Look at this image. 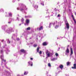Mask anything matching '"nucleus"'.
<instances>
[{
  "instance_id": "obj_1",
  "label": "nucleus",
  "mask_w": 76,
  "mask_h": 76,
  "mask_svg": "<svg viewBox=\"0 0 76 76\" xmlns=\"http://www.w3.org/2000/svg\"><path fill=\"white\" fill-rule=\"evenodd\" d=\"M56 23H57L55 27V28L56 29H57V28H58V27H59V26H61V23H60V22H58L57 23V21H56L54 23H50L49 25V28H50V26L52 25H54Z\"/></svg>"
},
{
  "instance_id": "obj_2",
  "label": "nucleus",
  "mask_w": 76,
  "mask_h": 76,
  "mask_svg": "<svg viewBox=\"0 0 76 76\" xmlns=\"http://www.w3.org/2000/svg\"><path fill=\"white\" fill-rule=\"evenodd\" d=\"M22 6L20 7V8H17V10H20V11H23V10H24V9H25V10H26L27 9V8L26 7V6L24 5L23 4H21Z\"/></svg>"
},
{
  "instance_id": "obj_3",
  "label": "nucleus",
  "mask_w": 76,
  "mask_h": 76,
  "mask_svg": "<svg viewBox=\"0 0 76 76\" xmlns=\"http://www.w3.org/2000/svg\"><path fill=\"white\" fill-rule=\"evenodd\" d=\"M46 56H47V57H46V58H47L48 57H50V56H52L53 55V53H50V52L48 51V50H47L46 51Z\"/></svg>"
},
{
  "instance_id": "obj_4",
  "label": "nucleus",
  "mask_w": 76,
  "mask_h": 76,
  "mask_svg": "<svg viewBox=\"0 0 76 76\" xmlns=\"http://www.w3.org/2000/svg\"><path fill=\"white\" fill-rule=\"evenodd\" d=\"M6 32L8 34H10L12 32H14V31L12 28H7Z\"/></svg>"
},
{
  "instance_id": "obj_5",
  "label": "nucleus",
  "mask_w": 76,
  "mask_h": 76,
  "mask_svg": "<svg viewBox=\"0 0 76 76\" xmlns=\"http://www.w3.org/2000/svg\"><path fill=\"white\" fill-rule=\"evenodd\" d=\"M3 50H2L1 51V58L2 61H4L5 62L6 61V60H4V57L3 56Z\"/></svg>"
},
{
  "instance_id": "obj_6",
  "label": "nucleus",
  "mask_w": 76,
  "mask_h": 76,
  "mask_svg": "<svg viewBox=\"0 0 76 76\" xmlns=\"http://www.w3.org/2000/svg\"><path fill=\"white\" fill-rule=\"evenodd\" d=\"M64 20L66 26V27L67 29H69V23H68L67 21V20H66V19H64Z\"/></svg>"
},
{
  "instance_id": "obj_7",
  "label": "nucleus",
  "mask_w": 76,
  "mask_h": 76,
  "mask_svg": "<svg viewBox=\"0 0 76 76\" xmlns=\"http://www.w3.org/2000/svg\"><path fill=\"white\" fill-rule=\"evenodd\" d=\"M28 66H33V63L31 61H29L28 63Z\"/></svg>"
},
{
  "instance_id": "obj_8",
  "label": "nucleus",
  "mask_w": 76,
  "mask_h": 76,
  "mask_svg": "<svg viewBox=\"0 0 76 76\" xmlns=\"http://www.w3.org/2000/svg\"><path fill=\"white\" fill-rule=\"evenodd\" d=\"M26 23L25 24V25H28V24L29 23V20L26 19Z\"/></svg>"
},
{
  "instance_id": "obj_9",
  "label": "nucleus",
  "mask_w": 76,
  "mask_h": 76,
  "mask_svg": "<svg viewBox=\"0 0 76 76\" xmlns=\"http://www.w3.org/2000/svg\"><path fill=\"white\" fill-rule=\"evenodd\" d=\"M69 48H67L66 51V53H65L66 55H67V54L69 53Z\"/></svg>"
},
{
  "instance_id": "obj_10",
  "label": "nucleus",
  "mask_w": 76,
  "mask_h": 76,
  "mask_svg": "<svg viewBox=\"0 0 76 76\" xmlns=\"http://www.w3.org/2000/svg\"><path fill=\"white\" fill-rule=\"evenodd\" d=\"M4 75H7V76L8 75H10V73L8 71H7L4 74Z\"/></svg>"
},
{
  "instance_id": "obj_11",
  "label": "nucleus",
  "mask_w": 76,
  "mask_h": 76,
  "mask_svg": "<svg viewBox=\"0 0 76 76\" xmlns=\"http://www.w3.org/2000/svg\"><path fill=\"white\" fill-rule=\"evenodd\" d=\"M74 66H72V69H76V64H75L73 65Z\"/></svg>"
},
{
  "instance_id": "obj_12",
  "label": "nucleus",
  "mask_w": 76,
  "mask_h": 76,
  "mask_svg": "<svg viewBox=\"0 0 76 76\" xmlns=\"http://www.w3.org/2000/svg\"><path fill=\"white\" fill-rule=\"evenodd\" d=\"M57 59V58H51V61H55V60H56Z\"/></svg>"
},
{
  "instance_id": "obj_13",
  "label": "nucleus",
  "mask_w": 76,
  "mask_h": 76,
  "mask_svg": "<svg viewBox=\"0 0 76 76\" xmlns=\"http://www.w3.org/2000/svg\"><path fill=\"white\" fill-rule=\"evenodd\" d=\"M72 17L73 20H74V21L75 25H76V20H75V18H74V17H73V15H72Z\"/></svg>"
},
{
  "instance_id": "obj_14",
  "label": "nucleus",
  "mask_w": 76,
  "mask_h": 76,
  "mask_svg": "<svg viewBox=\"0 0 76 76\" xmlns=\"http://www.w3.org/2000/svg\"><path fill=\"white\" fill-rule=\"evenodd\" d=\"M59 68L61 69V70H62L63 69V66L62 65H61L59 66Z\"/></svg>"
},
{
  "instance_id": "obj_15",
  "label": "nucleus",
  "mask_w": 76,
  "mask_h": 76,
  "mask_svg": "<svg viewBox=\"0 0 76 76\" xmlns=\"http://www.w3.org/2000/svg\"><path fill=\"white\" fill-rule=\"evenodd\" d=\"M70 50H71V53H70V56H72L73 54V50L72 49V48H70Z\"/></svg>"
},
{
  "instance_id": "obj_16",
  "label": "nucleus",
  "mask_w": 76,
  "mask_h": 76,
  "mask_svg": "<svg viewBox=\"0 0 76 76\" xmlns=\"http://www.w3.org/2000/svg\"><path fill=\"white\" fill-rule=\"evenodd\" d=\"M28 74V71H24V75H27Z\"/></svg>"
},
{
  "instance_id": "obj_17",
  "label": "nucleus",
  "mask_w": 76,
  "mask_h": 76,
  "mask_svg": "<svg viewBox=\"0 0 76 76\" xmlns=\"http://www.w3.org/2000/svg\"><path fill=\"white\" fill-rule=\"evenodd\" d=\"M42 26H41L39 28H37V30H39V31H40V30H42Z\"/></svg>"
},
{
  "instance_id": "obj_18",
  "label": "nucleus",
  "mask_w": 76,
  "mask_h": 76,
  "mask_svg": "<svg viewBox=\"0 0 76 76\" xmlns=\"http://www.w3.org/2000/svg\"><path fill=\"white\" fill-rule=\"evenodd\" d=\"M20 51L21 52H22V53H25L26 52V51L25 50L23 49H22Z\"/></svg>"
},
{
  "instance_id": "obj_19",
  "label": "nucleus",
  "mask_w": 76,
  "mask_h": 76,
  "mask_svg": "<svg viewBox=\"0 0 76 76\" xmlns=\"http://www.w3.org/2000/svg\"><path fill=\"white\" fill-rule=\"evenodd\" d=\"M32 18V16H31V15L25 16V18Z\"/></svg>"
},
{
  "instance_id": "obj_20",
  "label": "nucleus",
  "mask_w": 76,
  "mask_h": 76,
  "mask_svg": "<svg viewBox=\"0 0 76 76\" xmlns=\"http://www.w3.org/2000/svg\"><path fill=\"white\" fill-rule=\"evenodd\" d=\"M48 44V42H44L43 43V45H47Z\"/></svg>"
},
{
  "instance_id": "obj_21",
  "label": "nucleus",
  "mask_w": 76,
  "mask_h": 76,
  "mask_svg": "<svg viewBox=\"0 0 76 76\" xmlns=\"http://www.w3.org/2000/svg\"><path fill=\"white\" fill-rule=\"evenodd\" d=\"M7 43L8 44H10V41L9 40V39H7Z\"/></svg>"
},
{
  "instance_id": "obj_22",
  "label": "nucleus",
  "mask_w": 76,
  "mask_h": 76,
  "mask_svg": "<svg viewBox=\"0 0 76 76\" xmlns=\"http://www.w3.org/2000/svg\"><path fill=\"white\" fill-rule=\"evenodd\" d=\"M5 51H7V52H6L7 54H8V53H7L10 52V50H9V49H6V50H5Z\"/></svg>"
},
{
  "instance_id": "obj_23",
  "label": "nucleus",
  "mask_w": 76,
  "mask_h": 76,
  "mask_svg": "<svg viewBox=\"0 0 76 76\" xmlns=\"http://www.w3.org/2000/svg\"><path fill=\"white\" fill-rule=\"evenodd\" d=\"M9 15L10 17H12V14L11 12L9 13Z\"/></svg>"
},
{
  "instance_id": "obj_24",
  "label": "nucleus",
  "mask_w": 76,
  "mask_h": 76,
  "mask_svg": "<svg viewBox=\"0 0 76 76\" xmlns=\"http://www.w3.org/2000/svg\"><path fill=\"white\" fill-rule=\"evenodd\" d=\"M24 21V19L23 18H22L21 20V21L22 23H23Z\"/></svg>"
},
{
  "instance_id": "obj_25",
  "label": "nucleus",
  "mask_w": 76,
  "mask_h": 76,
  "mask_svg": "<svg viewBox=\"0 0 76 76\" xmlns=\"http://www.w3.org/2000/svg\"><path fill=\"white\" fill-rule=\"evenodd\" d=\"M34 8H35V9H37L38 7V5H35L34 6Z\"/></svg>"
},
{
  "instance_id": "obj_26",
  "label": "nucleus",
  "mask_w": 76,
  "mask_h": 76,
  "mask_svg": "<svg viewBox=\"0 0 76 76\" xmlns=\"http://www.w3.org/2000/svg\"><path fill=\"white\" fill-rule=\"evenodd\" d=\"M39 48L38 47L37 49V53H39Z\"/></svg>"
},
{
  "instance_id": "obj_27",
  "label": "nucleus",
  "mask_w": 76,
  "mask_h": 76,
  "mask_svg": "<svg viewBox=\"0 0 76 76\" xmlns=\"http://www.w3.org/2000/svg\"><path fill=\"white\" fill-rule=\"evenodd\" d=\"M10 20L11 21V22L12 21H13L14 20V19L13 18H11L10 19Z\"/></svg>"
},
{
  "instance_id": "obj_28",
  "label": "nucleus",
  "mask_w": 76,
  "mask_h": 76,
  "mask_svg": "<svg viewBox=\"0 0 76 76\" xmlns=\"http://www.w3.org/2000/svg\"><path fill=\"white\" fill-rule=\"evenodd\" d=\"M2 28L3 29H5V26H2Z\"/></svg>"
},
{
  "instance_id": "obj_29",
  "label": "nucleus",
  "mask_w": 76,
  "mask_h": 76,
  "mask_svg": "<svg viewBox=\"0 0 76 76\" xmlns=\"http://www.w3.org/2000/svg\"><path fill=\"white\" fill-rule=\"evenodd\" d=\"M0 12H4V11L3 10V9H1L0 10Z\"/></svg>"
},
{
  "instance_id": "obj_30",
  "label": "nucleus",
  "mask_w": 76,
  "mask_h": 76,
  "mask_svg": "<svg viewBox=\"0 0 76 76\" xmlns=\"http://www.w3.org/2000/svg\"><path fill=\"white\" fill-rule=\"evenodd\" d=\"M31 29V28L30 27H28V28H27L26 29H27V30H30V29Z\"/></svg>"
},
{
  "instance_id": "obj_31",
  "label": "nucleus",
  "mask_w": 76,
  "mask_h": 76,
  "mask_svg": "<svg viewBox=\"0 0 76 76\" xmlns=\"http://www.w3.org/2000/svg\"><path fill=\"white\" fill-rule=\"evenodd\" d=\"M66 64L67 66H69V64H70V62H68L66 63Z\"/></svg>"
},
{
  "instance_id": "obj_32",
  "label": "nucleus",
  "mask_w": 76,
  "mask_h": 76,
  "mask_svg": "<svg viewBox=\"0 0 76 76\" xmlns=\"http://www.w3.org/2000/svg\"><path fill=\"white\" fill-rule=\"evenodd\" d=\"M15 36V34H13L12 37V38H13V37Z\"/></svg>"
},
{
  "instance_id": "obj_33",
  "label": "nucleus",
  "mask_w": 76,
  "mask_h": 76,
  "mask_svg": "<svg viewBox=\"0 0 76 76\" xmlns=\"http://www.w3.org/2000/svg\"><path fill=\"white\" fill-rule=\"evenodd\" d=\"M41 5L42 6H44V2H42V3H41Z\"/></svg>"
},
{
  "instance_id": "obj_34",
  "label": "nucleus",
  "mask_w": 76,
  "mask_h": 76,
  "mask_svg": "<svg viewBox=\"0 0 76 76\" xmlns=\"http://www.w3.org/2000/svg\"><path fill=\"white\" fill-rule=\"evenodd\" d=\"M33 46L34 47H37V45H36V44H34V45Z\"/></svg>"
},
{
  "instance_id": "obj_35",
  "label": "nucleus",
  "mask_w": 76,
  "mask_h": 76,
  "mask_svg": "<svg viewBox=\"0 0 76 76\" xmlns=\"http://www.w3.org/2000/svg\"><path fill=\"white\" fill-rule=\"evenodd\" d=\"M1 42H3V43H4V42H5V41H4V40H2L1 41Z\"/></svg>"
},
{
  "instance_id": "obj_36",
  "label": "nucleus",
  "mask_w": 76,
  "mask_h": 76,
  "mask_svg": "<svg viewBox=\"0 0 76 76\" xmlns=\"http://www.w3.org/2000/svg\"><path fill=\"white\" fill-rule=\"evenodd\" d=\"M48 66H49V67H51V64H50V63H49L48 64Z\"/></svg>"
},
{
  "instance_id": "obj_37",
  "label": "nucleus",
  "mask_w": 76,
  "mask_h": 76,
  "mask_svg": "<svg viewBox=\"0 0 76 76\" xmlns=\"http://www.w3.org/2000/svg\"><path fill=\"white\" fill-rule=\"evenodd\" d=\"M55 55H56V56H58V53H56Z\"/></svg>"
},
{
  "instance_id": "obj_38",
  "label": "nucleus",
  "mask_w": 76,
  "mask_h": 76,
  "mask_svg": "<svg viewBox=\"0 0 76 76\" xmlns=\"http://www.w3.org/2000/svg\"><path fill=\"white\" fill-rule=\"evenodd\" d=\"M39 53L40 54H42V52L40 51L39 52Z\"/></svg>"
},
{
  "instance_id": "obj_39",
  "label": "nucleus",
  "mask_w": 76,
  "mask_h": 76,
  "mask_svg": "<svg viewBox=\"0 0 76 76\" xmlns=\"http://www.w3.org/2000/svg\"><path fill=\"white\" fill-rule=\"evenodd\" d=\"M8 23H9V24H10V23H11V21L8 22Z\"/></svg>"
},
{
  "instance_id": "obj_40",
  "label": "nucleus",
  "mask_w": 76,
  "mask_h": 76,
  "mask_svg": "<svg viewBox=\"0 0 76 76\" xmlns=\"http://www.w3.org/2000/svg\"><path fill=\"white\" fill-rule=\"evenodd\" d=\"M17 41H19V38H17Z\"/></svg>"
},
{
  "instance_id": "obj_41",
  "label": "nucleus",
  "mask_w": 76,
  "mask_h": 76,
  "mask_svg": "<svg viewBox=\"0 0 76 76\" xmlns=\"http://www.w3.org/2000/svg\"><path fill=\"white\" fill-rule=\"evenodd\" d=\"M58 17H60V14H58Z\"/></svg>"
},
{
  "instance_id": "obj_42",
  "label": "nucleus",
  "mask_w": 76,
  "mask_h": 76,
  "mask_svg": "<svg viewBox=\"0 0 76 76\" xmlns=\"http://www.w3.org/2000/svg\"><path fill=\"white\" fill-rule=\"evenodd\" d=\"M30 60H33V58H30Z\"/></svg>"
},
{
  "instance_id": "obj_43",
  "label": "nucleus",
  "mask_w": 76,
  "mask_h": 76,
  "mask_svg": "<svg viewBox=\"0 0 76 76\" xmlns=\"http://www.w3.org/2000/svg\"><path fill=\"white\" fill-rule=\"evenodd\" d=\"M17 76H20V75L19 74H18L17 75Z\"/></svg>"
},
{
  "instance_id": "obj_44",
  "label": "nucleus",
  "mask_w": 76,
  "mask_h": 76,
  "mask_svg": "<svg viewBox=\"0 0 76 76\" xmlns=\"http://www.w3.org/2000/svg\"><path fill=\"white\" fill-rule=\"evenodd\" d=\"M61 37H60V38H57V39H61Z\"/></svg>"
},
{
  "instance_id": "obj_45",
  "label": "nucleus",
  "mask_w": 76,
  "mask_h": 76,
  "mask_svg": "<svg viewBox=\"0 0 76 76\" xmlns=\"http://www.w3.org/2000/svg\"><path fill=\"white\" fill-rule=\"evenodd\" d=\"M1 43H0V47H1Z\"/></svg>"
},
{
  "instance_id": "obj_46",
  "label": "nucleus",
  "mask_w": 76,
  "mask_h": 76,
  "mask_svg": "<svg viewBox=\"0 0 76 76\" xmlns=\"http://www.w3.org/2000/svg\"><path fill=\"white\" fill-rule=\"evenodd\" d=\"M17 20H19V18H17Z\"/></svg>"
},
{
  "instance_id": "obj_47",
  "label": "nucleus",
  "mask_w": 76,
  "mask_h": 76,
  "mask_svg": "<svg viewBox=\"0 0 76 76\" xmlns=\"http://www.w3.org/2000/svg\"><path fill=\"white\" fill-rule=\"evenodd\" d=\"M12 2H13V3H14V2H15V0H13L12 1Z\"/></svg>"
},
{
  "instance_id": "obj_48",
  "label": "nucleus",
  "mask_w": 76,
  "mask_h": 76,
  "mask_svg": "<svg viewBox=\"0 0 76 76\" xmlns=\"http://www.w3.org/2000/svg\"><path fill=\"white\" fill-rule=\"evenodd\" d=\"M24 75H24V74L23 75V74H22V76H24Z\"/></svg>"
},
{
  "instance_id": "obj_49",
  "label": "nucleus",
  "mask_w": 76,
  "mask_h": 76,
  "mask_svg": "<svg viewBox=\"0 0 76 76\" xmlns=\"http://www.w3.org/2000/svg\"><path fill=\"white\" fill-rule=\"evenodd\" d=\"M21 23L20 24H19V26H20V25H21Z\"/></svg>"
},
{
  "instance_id": "obj_50",
  "label": "nucleus",
  "mask_w": 76,
  "mask_h": 76,
  "mask_svg": "<svg viewBox=\"0 0 76 76\" xmlns=\"http://www.w3.org/2000/svg\"><path fill=\"white\" fill-rule=\"evenodd\" d=\"M69 11L70 12V11H71V10H69Z\"/></svg>"
},
{
  "instance_id": "obj_51",
  "label": "nucleus",
  "mask_w": 76,
  "mask_h": 76,
  "mask_svg": "<svg viewBox=\"0 0 76 76\" xmlns=\"http://www.w3.org/2000/svg\"><path fill=\"white\" fill-rule=\"evenodd\" d=\"M24 13H25L26 14V12H24Z\"/></svg>"
},
{
  "instance_id": "obj_52",
  "label": "nucleus",
  "mask_w": 76,
  "mask_h": 76,
  "mask_svg": "<svg viewBox=\"0 0 76 76\" xmlns=\"http://www.w3.org/2000/svg\"><path fill=\"white\" fill-rule=\"evenodd\" d=\"M75 43H76V40L75 41Z\"/></svg>"
},
{
  "instance_id": "obj_53",
  "label": "nucleus",
  "mask_w": 76,
  "mask_h": 76,
  "mask_svg": "<svg viewBox=\"0 0 76 76\" xmlns=\"http://www.w3.org/2000/svg\"><path fill=\"white\" fill-rule=\"evenodd\" d=\"M16 32H17V30H16Z\"/></svg>"
},
{
  "instance_id": "obj_54",
  "label": "nucleus",
  "mask_w": 76,
  "mask_h": 76,
  "mask_svg": "<svg viewBox=\"0 0 76 76\" xmlns=\"http://www.w3.org/2000/svg\"><path fill=\"white\" fill-rule=\"evenodd\" d=\"M5 16H7V15H6Z\"/></svg>"
},
{
  "instance_id": "obj_55",
  "label": "nucleus",
  "mask_w": 76,
  "mask_h": 76,
  "mask_svg": "<svg viewBox=\"0 0 76 76\" xmlns=\"http://www.w3.org/2000/svg\"><path fill=\"white\" fill-rule=\"evenodd\" d=\"M59 50H60V48H58Z\"/></svg>"
},
{
  "instance_id": "obj_56",
  "label": "nucleus",
  "mask_w": 76,
  "mask_h": 76,
  "mask_svg": "<svg viewBox=\"0 0 76 76\" xmlns=\"http://www.w3.org/2000/svg\"><path fill=\"white\" fill-rule=\"evenodd\" d=\"M57 69H58V68H57Z\"/></svg>"
},
{
  "instance_id": "obj_57",
  "label": "nucleus",
  "mask_w": 76,
  "mask_h": 76,
  "mask_svg": "<svg viewBox=\"0 0 76 76\" xmlns=\"http://www.w3.org/2000/svg\"><path fill=\"white\" fill-rule=\"evenodd\" d=\"M19 0H18V1H19Z\"/></svg>"
},
{
  "instance_id": "obj_58",
  "label": "nucleus",
  "mask_w": 76,
  "mask_h": 76,
  "mask_svg": "<svg viewBox=\"0 0 76 76\" xmlns=\"http://www.w3.org/2000/svg\"><path fill=\"white\" fill-rule=\"evenodd\" d=\"M3 48H4V47H3Z\"/></svg>"
},
{
  "instance_id": "obj_59",
  "label": "nucleus",
  "mask_w": 76,
  "mask_h": 76,
  "mask_svg": "<svg viewBox=\"0 0 76 76\" xmlns=\"http://www.w3.org/2000/svg\"><path fill=\"white\" fill-rule=\"evenodd\" d=\"M57 14V13H56V15Z\"/></svg>"
},
{
  "instance_id": "obj_60",
  "label": "nucleus",
  "mask_w": 76,
  "mask_h": 76,
  "mask_svg": "<svg viewBox=\"0 0 76 76\" xmlns=\"http://www.w3.org/2000/svg\"><path fill=\"white\" fill-rule=\"evenodd\" d=\"M75 35V34H74V35Z\"/></svg>"
},
{
  "instance_id": "obj_61",
  "label": "nucleus",
  "mask_w": 76,
  "mask_h": 76,
  "mask_svg": "<svg viewBox=\"0 0 76 76\" xmlns=\"http://www.w3.org/2000/svg\"><path fill=\"white\" fill-rule=\"evenodd\" d=\"M4 45H5V44H4Z\"/></svg>"
},
{
  "instance_id": "obj_62",
  "label": "nucleus",
  "mask_w": 76,
  "mask_h": 76,
  "mask_svg": "<svg viewBox=\"0 0 76 76\" xmlns=\"http://www.w3.org/2000/svg\"><path fill=\"white\" fill-rule=\"evenodd\" d=\"M6 14H7V13H6Z\"/></svg>"
},
{
  "instance_id": "obj_63",
  "label": "nucleus",
  "mask_w": 76,
  "mask_h": 76,
  "mask_svg": "<svg viewBox=\"0 0 76 76\" xmlns=\"http://www.w3.org/2000/svg\"><path fill=\"white\" fill-rule=\"evenodd\" d=\"M75 35H76V34H75Z\"/></svg>"
}]
</instances>
